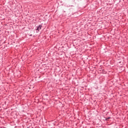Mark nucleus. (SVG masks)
<instances>
[{
	"instance_id": "obj_1",
	"label": "nucleus",
	"mask_w": 128,
	"mask_h": 128,
	"mask_svg": "<svg viewBox=\"0 0 128 128\" xmlns=\"http://www.w3.org/2000/svg\"><path fill=\"white\" fill-rule=\"evenodd\" d=\"M42 25H39L38 26L36 27V32H40V30H42Z\"/></svg>"
},
{
	"instance_id": "obj_2",
	"label": "nucleus",
	"mask_w": 128,
	"mask_h": 128,
	"mask_svg": "<svg viewBox=\"0 0 128 128\" xmlns=\"http://www.w3.org/2000/svg\"><path fill=\"white\" fill-rule=\"evenodd\" d=\"M110 117H108L106 120H110Z\"/></svg>"
}]
</instances>
